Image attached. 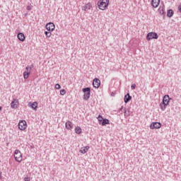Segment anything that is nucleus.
<instances>
[{"label": "nucleus", "mask_w": 181, "mask_h": 181, "mask_svg": "<svg viewBox=\"0 0 181 181\" xmlns=\"http://www.w3.org/2000/svg\"><path fill=\"white\" fill-rule=\"evenodd\" d=\"M90 149V146H86L85 147L81 148V149L79 151L81 153H87L88 152V150Z\"/></svg>", "instance_id": "nucleus-18"}, {"label": "nucleus", "mask_w": 181, "mask_h": 181, "mask_svg": "<svg viewBox=\"0 0 181 181\" xmlns=\"http://www.w3.org/2000/svg\"><path fill=\"white\" fill-rule=\"evenodd\" d=\"M30 177H24V181H30Z\"/></svg>", "instance_id": "nucleus-30"}, {"label": "nucleus", "mask_w": 181, "mask_h": 181, "mask_svg": "<svg viewBox=\"0 0 181 181\" xmlns=\"http://www.w3.org/2000/svg\"><path fill=\"white\" fill-rule=\"evenodd\" d=\"M174 13H175L173 12V10H172V9L168 10V11H167L168 18H172V16H173Z\"/></svg>", "instance_id": "nucleus-20"}, {"label": "nucleus", "mask_w": 181, "mask_h": 181, "mask_svg": "<svg viewBox=\"0 0 181 181\" xmlns=\"http://www.w3.org/2000/svg\"><path fill=\"white\" fill-rule=\"evenodd\" d=\"M160 127H162V124H160V122H153L150 125L151 129H159Z\"/></svg>", "instance_id": "nucleus-9"}, {"label": "nucleus", "mask_w": 181, "mask_h": 181, "mask_svg": "<svg viewBox=\"0 0 181 181\" xmlns=\"http://www.w3.org/2000/svg\"><path fill=\"white\" fill-rule=\"evenodd\" d=\"M93 86L95 88H98L100 86H101V82L100 81V79H98V78H94Z\"/></svg>", "instance_id": "nucleus-10"}, {"label": "nucleus", "mask_w": 181, "mask_h": 181, "mask_svg": "<svg viewBox=\"0 0 181 181\" xmlns=\"http://www.w3.org/2000/svg\"><path fill=\"white\" fill-rule=\"evenodd\" d=\"M160 4V0H151V6L153 8H158Z\"/></svg>", "instance_id": "nucleus-16"}, {"label": "nucleus", "mask_w": 181, "mask_h": 181, "mask_svg": "<svg viewBox=\"0 0 181 181\" xmlns=\"http://www.w3.org/2000/svg\"><path fill=\"white\" fill-rule=\"evenodd\" d=\"M2 110V107L0 106V111Z\"/></svg>", "instance_id": "nucleus-34"}, {"label": "nucleus", "mask_w": 181, "mask_h": 181, "mask_svg": "<svg viewBox=\"0 0 181 181\" xmlns=\"http://www.w3.org/2000/svg\"><path fill=\"white\" fill-rule=\"evenodd\" d=\"M132 100V96L129 95V93H127L124 95V101L125 104H128L129 101Z\"/></svg>", "instance_id": "nucleus-15"}, {"label": "nucleus", "mask_w": 181, "mask_h": 181, "mask_svg": "<svg viewBox=\"0 0 181 181\" xmlns=\"http://www.w3.org/2000/svg\"><path fill=\"white\" fill-rule=\"evenodd\" d=\"M27 14H25V16H26Z\"/></svg>", "instance_id": "nucleus-35"}, {"label": "nucleus", "mask_w": 181, "mask_h": 181, "mask_svg": "<svg viewBox=\"0 0 181 181\" xmlns=\"http://www.w3.org/2000/svg\"><path fill=\"white\" fill-rule=\"evenodd\" d=\"M30 76V72H28L26 71H25L23 72V78H25V80L29 78V76Z\"/></svg>", "instance_id": "nucleus-21"}, {"label": "nucleus", "mask_w": 181, "mask_h": 181, "mask_svg": "<svg viewBox=\"0 0 181 181\" xmlns=\"http://www.w3.org/2000/svg\"><path fill=\"white\" fill-rule=\"evenodd\" d=\"M28 124L25 120H21L18 123V129L21 131H25V128H27Z\"/></svg>", "instance_id": "nucleus-7"}, {"label": "nucleus", "mask_w": 181, "mask_h": 181, "mask_svg": "<svg viewBox=\"0 0 181 181\" xmlns=\"http://www.w3.org/2000/svg\"><path fill=\"white\" fill-rule=\"evenodd\" d=\"M108 5H110V0H101L98 4V8L101 11H105V8H108Z\"/></svg>", "instance_id": "nucleus-2"}, {"label": "nucleus", "mask_w": 181, "mask_h": 181, "mask_svg": "<svg viewBox=\"0 0 181 181\" xmlns=\"http://www.w3.org/2000/svg\"><path fill=\"white\" fill-rule=\"evenodd\" d=\"M124 111L125 112V110H124V106H122L121 108L119 110V112H124Z\"/></svg>", "instance_id": "nucleus-29"}, {"label": "nucleus", "mask_w": 181, "mask_h": 181, "mask_svg": "<svg viewBox=\"0 0 181 181\" xmlns=\"http://www.w3.org/2000/svg\"><path fill=\"white\" fill-rule=\"evenodd\" d=\"M83 93H84L83 95V100L85 101H87V100H89L90 95H91V88H84L82 89Z\"/></svg>", "instance_id": "nucleus-3"}, {"label": "nucleus", "mask_w": 181, "mask_h": 181, "mask_svg": "<svg viewBox=\"0 0 181 181\" xmlns=\"http://www.w3.org/2000/svg\"><path fill=\"white\" fill-rule=\"evenodd\" d=\"M158 12H159L160 15H163V16H165L166 12L165 11V5L159 7Z\"/></svg>", "instance_id": "nucleus-17"}, {"label": "nucleus", "mask_w": 181, "mask_h": 181, "mask_svg": "<svg viewBox=\"0 0 181 181\" xmlns=\"http://www.w3.org/2000/svg\"><path fill=\"white\" fill-rule=\"evenodd\" d=\"M30 107H31V108H33V110H36V108H37V102H34V103H31Z\"/></svg>", "instance_id": "nucleus-23"}, {"label": "nucleus", "mask_w": 181, "mask_h": 181, "mask_svg": "<svg viewBox=\"0 0 181 181\" xmlns=\"http://www.w3.org/2000/svg\"><path fill=\"white\" fill-rule=\"evenodd\" d=\"M136 87V85L135 83H132L131 86L132 90H135V88Z\"/></svg>", "instance_id": "nucleus-28"}, {"label": "nucleus", "mask_w": 181, "mask_h": 181, "mask_svg": "<svg viewBox=\"0 0 181 181\" xmlns=\"http://www.w3.org/2000/svg\"><path fill=\"white\" fill-rule=\"evenodd\" d=\"M98 119L99 121V124L103 127H105V125H110V120L108 119H105L101 115H98Z\"/></svg>", "instance_id": "nucleus-5"}, {"label": "nucleus", "mask_w": 181, "mask_h": 181, "mask_svg": "<svg viewBox=\"0 0 181 181\" xmlns=\"http://www.w3.org/2000/svg\"><path fill=\"white\" fill-rule=\"evenodd\" d=\"M65 127L66 128V129H73V128H74V124H73V122L70 121H67L65 123Z\"/></svg>", "instance_id": "nucleus-13"}, {"label": "nucleus", "mask_w": 181, "mask_h": 181, "mask_svg": "<svg viewBox=\"0 0 181 181\" xmlns=\"http://www.w3.org/2000/svg\"><path fill=\"white\" fill-rule=\"evenodd\" d=\"M93 8V5H91V3H88L85 6H82V11H85V12H88L90 9Z\"/></svg>", "instance_id": "nucleus-12"}, {"label": "nucleus", "mask_w": 181, "mask_h": 181, "mask_svg": "<svg viewBox=\"0 0 181 181\" xmlns=\"http://www.w3.org/2000/svg\"><path fill=\"white\" fill-rule=\"evenodd\" d=\"M17 37L18 40H20V42H25V39H26V37H25V34H23V33H19L17 35Z\"/></svg>", "instance_id": "nucleus-14"}, {"label": "nucleus", "mask_w": 181, "mask_h": 181, "mask_svg": "<svg viewBox=\"0 0 181 181\" xmlns=\"http://www.w3.org/2000/svg\"><path fill=\"white\" fill-rule=\"evenodd\" d=\"M26 9H27V11H32V6H28Z\"/></svg>", "instance_id": "nucleus-31"}, {"label": "nucleus", "mask_w": 181, "mask_h": 181, "mask_svg": "<svg viewBox=\"0 0 181 181\" xmlns=\"http://www.w3.org/2000/svg\"><path fill=\"white\" fill-rule=\"evenodd\" d=\"M18 105H19V101L16 99H13L11 103V107L14 110H16V108H18Z\"/></svg>", "instance_id": "nucleus-11"}, {"label": "nucleus", "mask_w": 181, "mask_h": 181, "mask_svg": "<svg viewBox=\"0 0 181 181\" xmlns=\"http://www.w3.org/2000/svg\"><path fill=\"white\" fill-rule=\"evenodd\" d=\"M75 132H76V134H77L78 135H80V134H81V132H82L81 127H76L75 128Z\"/></svg>", "instance_id": "nucleus-22"}, {"label": "nucleus", "mask_w": 181, "mask_h": 181, "mask_svg": "<svg viewBox=\"0 0 181 181\" xmlns=\"http://www.w3.org/2000/svg\"><path fill=\"white\" fill-rule=\"evenodd\" d=\"M171 98L169 97V95H165L163 98L162 103H160V108L162 111H165L166 110V107L169 105V101H170Z\"/></svg>", "instance_id": "nucleus-1"}, {"label": "nucleus", "mask_w": 181, "mask_h": 181, "mask_svg": "<svg viewBox=\"0 0 181 181\" xmlns=\"http://www.w3.org/2000/svg\"><path fill=\"white\" fill-rule=\"evenodd\" d=\"M60 94H61V95H64V94H66V90H64V89L61 90Z\"/></svg>", "instance_id": "nucleus-27"}, {"label": "nucleus", "mask_w": 181, "mask_h": 181, "mask_svg": "<svg viewBox=\"0 0 181 181\" xmlns=\"http://www.w3.org/2000/svg\"><path fill=\"white\" fill-rule=\"evenodd\" d=\"M55 88L56 90H60L62 88V86H60V84L57 83L55 84Z\"/></svg>", "instance_id": "nucleus-26"}, {"label": "nucleus", "mask_w": 181, "mask_h": 181, "mask_svg": "<svg viewBox=\"0 0 181 181\" xmlns=\"http://www.w3.org/2000/svg\"><path fill=\"white\" fill-rule=\"evenodd\" d=\"M45 28L48 32H53L56 28V25H54V23H48L46 24Z\"/></svg>", "instance_id": "nucleus-8"}, {"label": "nucleus", "mask_w": 181, "mask_h": 181, "mask_svg": "<svg viewBox=\"0 0 181 181\" xmlns=\"http://www.w3.org/2000/svg\"><path fill=\"white\" fill-rule=\"evenodd\" d=\"M45 35L47 37H50L52 36V33L50 31H45Z\"/></svg>", "instance_id": "nucleus-24"}, {"label": "nucleus", "mask_w": 181, "mask_h": 181, "mask_svg": "<svg viewBox=\"0 0 181 181\" xmlns=\"http://www.w3.org/2000/svg\"><path fill=\"white\" fill-rule=\"evenodd\" d=\"M130 114H129V110H124V117H129Z\"/></svg>", "instance_id": "nucleus-25"}, {"label": "nucleus", "mask_w": 181, "mask_h": 181, "mask_svg": "<svg viewBox=\"0 0 181 181\" xmlns=\"http://www.w3.org/2000/svg\"><path fill=\"white\" fill-rule=\"evenodd\" d=\"M35 67V66L33 64H31V65H28L26 67H25V71L28 72L30 74V71H32V69Z\"/></svg>", "instance_id": "nucleus-19"}, {"label": "nucleus", "mask_w": 181, "mask_h": 181, "mask_svg": "<svg viewBox=\"0 0 181 181\" xmlns=\"http://www.w3.org/2000/svg\"><path fill=\"white\" fill-rule=\"evenodd\" d=\"M0 177H2V173L0 172Z\"/></svg>", "instance_id": "nucleus-32"}, {"label": "nucleus", "mask_w": 181, "mask_h": 181, "mask_svg": "<svg viewBox=\"0 0 181 181\" xmlns=\"http://www.w3.org/2000/svg\"><path fill=\"white\" fill-rule=\"evenodd\" d=\"M14 159L16 162H18V163H21V162H22V158H23V156H22V153L21 152L20 150H18L16 149L15 151H14Z\"/></svg>", "instance_id": "nucleus-4"}, {"label": "nucleus", "mask_w": 181, "mask_h": 181, "mask_svg": "<svg viewBox=\"0 0 181 181\" xmlns=\"http://www.w3.org/2000/svg\"><path fill=\"white\" fill-rule=\"evenodd\" d=\"M159 36L158 35V33H148L146 35V40H152V39H158Z\"/></svg>", "instance_id": "nucleus-6"}, {"label": "nucleus", "mask_w": 181, "mask_h": 181, "mask_svg": "<svg viewBox=\"0 0 181 181\" xmlns=\"http://www.w3.org/2000/svg\"><path fill=\"white\" fill-rule=\"evenodd\" d=\"M114 94H115L114 93H111V95H114Z\"/></svg>", "instance_id": "nucleus-33"}]
</instances>
